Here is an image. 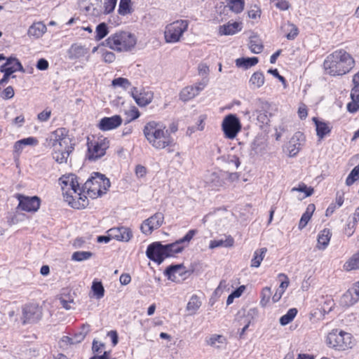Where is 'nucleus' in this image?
Listing matches in <instances>:
<instances>
[{
	"label": "nucleus",
	"instance_id": "7ed1b4c3",
	"mask_svg": "<svg viewBox=\"0 0 359 359\" xmlns=\"http://www.w3.org/2000/svg\"><path fill=\"white\" fill-rule=\"evenodd\" d=\"M143 134L149 143L156 149H163L174 144V140L165 126L154 121L146 123Z\"/></svg>",
	"mask_w": 359,
	"mask_h": 359
},
{
	"label": "nucleus",
	"instance_id": "2f4dec72",
	"mask_svg": "<svg viewBox=\"0 0 359 359\" xmlns=\"http://www.w3.org/2000/svg\"><path fill=\"white\" fill-rule=\"evenodd\" d=\"M315 210V205L313 204H309L307 206V208L305 211V212L302 215L299 223V229H304L306 224H308L309 221L310 220L313 212Z\"/></svg>",
	"mask_w": 359,
	"mask_h": 359
},
{
	"label": "nucleus",
	"instance_id": "4be33fe9",
	"mask_svg": "<svg viewBox=\"0 0 359 359\" xmlns=\"http://www.w3.org/2000/svg\"><path fill=\"white\" fill-rule=\"evenodd\" d=\"M332 236V233L330 229H324L320 231L318 236V243L317 248L319 250H324L328 245L330 238Z\"/></svg>",
	"mask_w": 359,
	"mask_h": 359
},
{
	"label": "nucleus",
	"instance_id": "4468645a",
	"mask_svg": "<svg viewBox=\"0 0 359 359\" xmlns=\"http://www.w3.org/2000/svg\"><path fill=\"white\" fill-rule=\"evenodd\" d=\"M131 95L135 100V102L140 107H145L151 102L154 98V93L151 90L142 89L140 91L137 88H133L131 90Z\"/></svg>",
	"mask_w": 359,
	"mask_h": 359
},
{
	"label": "nucleus",
	"instance_id": "052dcab7",
	"mask_svg": "<svg viewBox=\"0 0 359 359\" xmlns=\"http://www.w3.org/2000/svg\"><path fill=\"white\" fill-rule=\"evenodd\" d=\"M14 95V90L11 86L7 87L1 93V97L5 99H10Z\"/></svg>",
	"mask_w": 359,
	"mask_h": 359
},
{
	"label": "nucleus",
	"instance_id": "0e129e2a",
	"mask_svg": "<svg viewBox=\"0 0 359 359\" xmlns=\"http://www.w3.org/2000/svg\"><path fill=\"white\" fill-rule=\"evenodd\" d=\"M50 114V110L45 109L38 114V119L42 122L46 121L49 119Z\"/></svg>",
	"mask_w": 359,
	"mask_h": 359
},
{
	"label": "nucleus",
	"instance_id": "338daca9",
	"mask_svg": "<svg viewBox=\"0 0 359 359\" xmlns=\"http://www.w3.org/2000/svg\"><path fill=\"white\" fill-rule=\"evenodd\" d=\"M208 80L207 79H203L201 81L196 83L195 86H193V87L197 90V94L198 95L201 90L204 89V88L207 86Z\"/></svg>",
	"mask_w": 359,
	"mask_h": 359
},
{
	"label": "nucleus",
	"instance_id": "9d476101",
	"mask_svg": "<svg viewBox=\"0 0 359 359\" xmlns=\"http://www.w3.org/2000/svg\"><path fill=\"white\" fill-rule=\"evenodd\" d=\"M47 147L50 148L66 147L74 145L72 139L68 135V130L65 128H59L51 132L46 139Z\"/></svg>",
	"mask_w": 359,
	"mask_h": 359
},
{
	"label": "nucleus",
	"instance_id": "4c0bfd02",
	"mask_svg": "<svg viewBox=\"0 0 359 359\" xmlns=\"http://www.w3.org/2000/svg\"><path fill=\"white\" fill-rule=\"evenodd\" d=\"M344 267L346 271L359 269V251L344 264Z\"/></svg>",
	"mask_w": 359,
	"mask_h": 359
},
{
	"label": "nucleus",
	"instance_id": "393cba45",
	"mask_svg": "<svg viewBox=\"0 0 359 359\" xmlns=\"http://www.w3.org/2000/svg\"><path fill=\"white\" fill-rule=\"evenodd\" d=\"M87 53V50L82 46L73 44L68 50L69 57L71 60L80 58Z\"/></svg>",
	"mask_w": 359,
	"mask_h": 359
},
{
	"label": "nucleus",
	"instance_id": "cd10ccee",
	"mask_svg": "<svg viewBox=\"0 0 359 359\" xmlns=\"http://www.w3.org/2000/svg\"><path fill=\"white\" fill-rule=\"evenodd\" d=\"M267 252L266 248H262L255 251L251 260V266L257 268L260 266Z\"/></svg>",
	"mask_w": 359,
	"mask_h": 359
},
{
	"label": "nucleus",
	"instance_id": "6e6552de",
	"mask_svg": "<svg viewBox=\"0 0 359 359\" xmlns=\"http://www.w3.org/2000/svg\"><path fill=\"white\" fill-rule=\"evenodd\" d=\"M87 147L86 158L90 161H95L105 155L106 150L109 147V141L105 137L93 140L88 138Z\"/></svg>",
	"mask_w": 359,
	"mask_h": 359
},
{
	"label": "nucleus",
	"instance_id": "dca6fc26",
	"mask_svg": "<svg viewBox=\"0 0 359 359\" xmlns=\"http://www.w3.org/2000/svg\"><path fill=\"white\" fill-rule=\"evenodd\" d=\"M122 123V118L119 115H114L111 117L102 118L99 123V128L101 130L107 131L118 128Z\"/></svg>",
	"mask_w": 359,
	"mask_h": 359
},
{
	"label": "nucleus",
	"instance_id": "ddd939ff",
	"mask_svg": "<svg viewBox=\"0 0 359 359\" xmlns=\"http://www.w3.org/2000/svg\"><path fill=\"white\" fill-rule=\"evenodd\" d=\"M42 316V310L36 302H32L24 308V323L37 322Z\"/></svg>",
	"mask_w": 359,
	"mask_h": 359
},
{
	"label": "nucleus",
	"instance_id": "1a4fd4ad",
	"mask_svg": "<svg viewBox=\"0 0 359 359\" xmlns=\"http://www.w3.org/2000/svg\"><path fill=\"white\" fill-rule=\"evenodd\" d=\"M189 22L185 20H179L168 25L164 32L165 40L167 43L178 42L183 34L187 30Z\"/></svg>",
	"mask_w": 359,
	"mask_h": 359
},
{
	"label": "nucleus",
	"instance_id": "423d86ee",
	"mask_svg": "<svg viewBox=\"0 0 359 359\" xmlns=\"http://www.w3.org/2000/svg\"><path fill=\"white\" fill-rule=\"evenodd\" d=\"M327 345L335 350L345 351L351 348L353 345L351 334L339 329L330 332L326 338Z\"/></svg>",
	"mask_w": 359,
	"mask_h": 359
},
{
	"label": "nucleus",
	"instance_id": "a878e982",
	"mask_svg": "<svg viewBox=\"0 0 359 359\" xmlns=\"http://www.w3.org/2000/svg\"><path fill=\"white\" fill-rule=\"evenodd\" d=\"M259 60L257 57H240L236 60V65L238 67L247 69L257 64Z\"/></svg>",
	"mask_w": 359,
	"mask_h": 359
},
{
	"label": "nucleus",
	"instance_id": "f3484780",
	"mask_svg": "<svg viewBox=\"0 0 359 359\" xmlns=\"http://www.w3.org/2000/svg\"><path fill=\"white\" fill-rule=\"evenodd\" d=\"M359 300V281L349 289L341 297V302L346 306H351Z\"/></svg>",
	"mask_w": 359,
	"mask_h": 359
},
{
	"label": "nucleus",
	"instance_id": "3c124183",
	"mask_svg": "<svg viewBox=\"0 0 359 359\" xmlns=\"http://www.w3.org/2000/svg\"><path fill=\"white\" fill-rule=\"evenodd\" d=\"M22 148V140H18L15 142L14 145V157L16 163V166L20 168V150Z\"/></svg>",
	"mask_w": 359,
	"mask_h": 359
},
{
	"label": "nucleus",
	"instance_id": "9b49d317",
	"mask_svg": "<svg viewBox=\"0 0 359 359\" xmlns=\"http://www.w3.org/2000/svg\"><path fill=\"white\" fill-rule=\"evenodd\" d=\"M224 136L228 139H234L241 130L240 120L235 114H229L224 117L222 123Z\"/></svg>",
	"mask_w": 359,
	"mask_h": 359
},
{
	"label": "nucleus",
	"instance_id": "473e14b6",
	"mask_svg": "<svg viewBox=\"0 0 359 359\" xmlns=\"http://www.w3.org/2000/svg\"><path fill=\"white\" fill-rule=\"evenodd\" d=\"M201 306V302L199 300L198 297L196 295H193L187 303V310L189 312L190 315H194Z\"/></svg>",
	"mask_w": 359,
	"mask_h": 359
},
{
	"label": "nucleus",
	"instance_id": "de8ad7c7",
	"mask_svg": "<svg viewBox=\"0 0 359 359\" xmlns=\"http://www.w3.org/2000/svg\"><path fill=\"white\" fill-rule=\"evenodd\" d=\"M358 179H359V164L353 168L346 180L347 186L352 185Z\"/></svg>",
	"mask_w": 359,
	"mask_h": 359
},
{
	"label": "nucleus",
	"instance_id": "20e7f679",
	"mask_svg": "<svg viewBox=\"0 0 359 359\" xmlns=\"http://www.w3.org/2000/svg\"><path fill=\"white\" fill-rule=\"evenodd\" d=\"M111 186L109 180L100 172H94L82 187V191L86 192L92 198H96L106 194Z\"/></svg>",
	"mask_w": 359,
	"mask_h": 359
},
{
	"label": "nucleus",
	"instance_id": "49530a36",
	"mask_svg": "<svg viewBox=\"0 0 359 359\" xmlns=\"http://www.w3.org/2000/svg\"><path fill=\"white\" fill-rule=\"evenodd\" d=\"M249 48L253 53L258 54L262 51L263 45L258 39L251 38L250 41Z\"/></svg>",
	"mask_w": 359,
	"mask_h": 359
},
{
	"label": "nucleus",
	"instance_id": "e433bc0d",
	"mask_svg": "<svg viewBox=\"0 0 359 359\" xmlns=\"http://www.w3.org/2000/svg\"><path fill=\"white\" fill-rule=\"evenodd\" d=\"M16 198L18 200L19 203L17 207L16 214L9 218L8 222L10 224H15L20 221V211L22 210V194H17L15 195Z\"/></svg>",
	"mask_w": 359,
	"mask_h": 359
},
{
	"label": "nucleus",
	"instance_id": "774afa93",
	"mask_svg": "<svg viewBox=\"0 0 359 359\" xmlns=\"http://www.w3.org/2000/svg\"><path fill=\"white\" fill-rule=\"evenodd\" d=\"M103 60L106 62L111 63L115 60V55L112 52H105L102 55Z\"/></svg>",
	"mask_w": 359,
	"mask_h": 359
},
{
	"label": "nucleus",
	"instance_id": "09e8293b",
	"mask_svg": "<svg viewBox=\"0 0 359 359\" xmlns=\"http://www.w3.org/2000/svg\"><path fill=\"white\" fill-rule=\"evenodd\" d=\"M111 85L114 87H121L123 89H128L131 83L128 79L118 77L112 81Z\"/></svg>",
	"mask_w": 359,
	"mask_h": 359
},
{
	"label": "nucleus",
	"instance_id": "6ab92c4d",
	"mask_svg": "<svg viewBox=\"0 0 359 359\" xmlns=\"http://www.w3.org/2000/svg\"><path fill=\"white\" fill-rule=\"evenodd\" d=\"M41 199L36 196H24V211L36 212L40 208Z\"/></svg>",
	"mask_w": 359,
	"mask_h": 359
},
{
	"label": "nucleus",
	"instance_id": "0eeeda50",
	"mask_svg": "<svg viewBox=\"0 0 359 359\" xmlns=\"http://www.w3.org/2000/svg\"><path fill=\"white\" fill-rule=\"evenodd\" d=\"M62 191L63 197L71 207H78L77 204L72 203V197H77L76 192L80 191L79 182L77 177L74 174L62 175L59 179Z\"/></svg>",
	"mask_w": 359,
	"mask_h": 359
},
{
	"label": "nucleus",
	"instance_id": "c03bdc74",
	"mask_svg": "<svg viewBox=\"0 0 359 359\" xmlns=\"http://www.w3.org/2000/svg\"><path fill=\"white\" fill-rule=\"evenodd\" d=\"M108 27L104 22L100 23L95 29V39L99 41L104 38L108 34Z\"/></svg>",
	"mask_w": 359,
	"mask_h": 359
},
{
	"label": "nucleus",
	"instance_id": "a211bd4d",
	"mask_svg": "<svg viewBox=\"0 0 359 359\" xmlns=\"http://www.w3.org/2000/svg\"><path fill=\"white\" fill-rule=\"evenodd\" d=\"M74 150V145L67 146L66 147L53 148V158L58 163H66L68 156Z\"/></svg>",
	"mask_w": 359,
	"mask_h": 359
},
{
	"label": "nucleus",
	"instance_id": "39448f33",
	"mask_svg": "<svg viewBox=\"0 0 359 359\" xmlns=\"http://www.w3.org/2000/svg\"><path fill=\"white\" fill-rule=\"evenodd\" d=\"M136 44L135 36L128 32H117L109 36L104 41V45L118 52L128 51Z\"/></svg>",
	"mask_w": 359,
	"mask_h": 359
},
{
	"label": "nucleus",
	"instance_id": "c85d7f7f",
	"mask_svg": "<svg viewBox=\"0 0 359 359\" xmlns=\"http://www.w3.org/2000/svg\"><path fill=\"white\" fill-rule=\"evenodd\" d=\"M196 95H198L197 90H196L193 86H189L181 90L180 93V98L183 102H187L195 97Z\"/></svg>",
	"mask_w": 359,
	"mask_h": 359
},
{
	"label": "nucleus",
	"instance_id": "f8f14e48",
	"mask_svg": "<svg viewBox=\"0 0 359 359\" xmlns=\"http://www.w3.org/2000/svg\"><path fill=\"white\" fill-rule=\"evenodd\" d=\"M164 215L158 212L148 219H145L141 225V231L146 235H149L155 229H158L163 223Z\"/></svg>",
	"mask_w": 359,
	"mask_h": 359
},
{
	"label": "nucleus",
	"instance_id": "603ef678",
	"mask_svg": "<svg viewBox=\"0 0 359 359\" xmlns=\"http://www.w3.org/2000/svg\"><path fill=\"white\" fill-rule=\"evenodd\" d=\"M262 299L260 301V304L262 306H265L267 303L269 302L271 292L270 287H264L261 293Z\"/></svg>",
	"mask_w": 359,
	"mask_h": 359
},
{
	"label": "nucleus",
	"instance_id": "a19ab883",
	"mask_svg": "<svg viewBox=\"0 0 359 359\" xmlns=\"http://www.w3.org/2000/svg\"><path fill=\"white\" fill-rule=\"evenodd\" d=\"M92 291L97 299H100L104 295V288L102 282L94 280L91 287Z\"/></svg>",
	"mask_w": 359,
	"mask_h": 359
},
{
	"label": "nucleus",
	"instance_id": "bb28decb",
	"mask_svg": "<svg viewBox=\"0 0 359 359\" xmlns=\"http://www.w3.org/2000/svg\"><path fill=\"white\" fill-rule=\"evenodd\" d=\"M316 127V133L319 138L323 139L331 131L330 126L325 122L320 121L317 118H313Z\"/></svg>",
	"mask_w": 359,
	"mask_h": 359
},
{
	"label": "nucleus",
	"instance_id": "5701e85b",
	"mask_svg": "<svg viewBox=\"0 0 359 359\" xmlns=\"http://www.w3.org/2000/svg\"><path fill=\"white\" fill-rule=\"evenodd\" d=\"M241 29V24L235 22L219 26V33L220 35H233Z\"/></svg>",
	"mask_w": 359,
	"mask_h": 359
},
{
	"label": "nucleus",
	"instance_id": "6e6d98bb",
	"mask_svg": "<svg viewBox=\"0 0 359 359\" xmlns=\"http://www.w3.org/2000/svg\"><path fill=\"white\" fill-rule=\"evenodd\" d=\"M294 191L305 193V196L306 197L311 196L313 192V189L312 188L307 187L306 185H305L304 184L299 185V187H297V188H296V187L292 188V191Z\"/></svg>",
	"mask_w": 359,
	"mask_h": 359
},
{
	"label": "nucleus",
	"instance_id": "c9c22d12",
	"mask_svg": "<svg viewBox=\"0 0 359 359\" xmlns=\"http://www.w3.org/2000/svg\"><path fill=\"white\" fill-rule=\"evenodd\" d=\"M90 330V326L88 325H83L81 330L78 333H76L72 338L70 339L71 344H76L81 342L87 335Z\"/></svg>",
	"mask_w": 359,
	"mask_h": 359
},
{
	"label": "nucleus",
	"instance_id": "2eb2a0df",
	"mask_svg": "<svg viewBox=\"0 0 359 359\" xmlns=\"http://www.w3.org/2000/svg\"><path fill=\"white\" fill-rule=\"evenodd\" d=\"M107 233L114 239L122 242H128L133 238L131 229L123 226L111 228L107 231Z\"/></svg>",
	"mask_w": 359,
	"mask_h": 359
},
{
	"label": "nucleus",
	"instance_id": "f03ea898",
	"mask_svg": "<svg viewBox=\"0 0 359 359\" xmlns=\"http://www.w3.org/2000/svg\"><path fill=\"white\" fill-rule=\"evenodd\" d=\"M355 66V60L345 50L339 49L328 55L323 62L326 74L342 76L348 73Z\"/></svg>",
	"mask_w": 359,
	"mask_h": 359
},
{
	"label": "nucleus",
	"instance_id": "69168bd1",
	"mask_svg": "<svg viewBox=\"0 0 359 359\" xmlns=\"http://www.w3.org/2000/svg\"><path fill=\"white\" fill-rule=\"evenodd\" d=\"M48 66V62L43 58L39 59L36 63V68L39 70H46Z\"/></svg>",
	"mask_w": 359,
	"mask_h": 359
},
{
	"label": "nucleus",
	"instance_id": "c756f323",
	"mask_svg": "<svg viewBox=\"0 0 359 359\" xmlns=\"http://www.w3.org/2000/svg\"><path fill=\"white\" fill-rule=\"evenodd\" d=\"M234 241L233 238L230 236H227L226 239H220V240H213L210 241L209 248L210 249H214L219 247H231L233 246Z\"/></svg>",
	"mask_w": 359,
	"mask_h": 359
},
{
	"label": "nucleus",
	"instance_id": "4d7b16f0",
	"mask_svg": "<svg viewBox=\"0 0 359 359\" xmlns=\"http://www.w3.org/2000/svg\"><path fill=\"white\" fill-rule=\"evenodd\" d=\"M278 277L279 278H283V280L280 279L281 280V283H280V285L279 286V288L278 290L282 291V292H285V290L288 287L289 285V280H288V278L286 275H285L284 273H280L278 275Z\"/></svg>",
	"mask_w": 359,
	"mask_h": 359
},
{
	"label": "nucleus",
	"instance_id": "8fccbe9b",
	"mask_svg": "<svg viewBox=\"0 0 359 359\" xmlns=\"http://www.w3.org/2000/svg\"><path fill=\"white\" fill-rule=\"evenodd\" d=\"M130 0H120L118 12L121 15H126L130 12Z\"/></svg>",
	"mask_w": 359,
	"mask_h": 359
},
{
	"label": "nucleus",
	"instance_id": "a18cd8bd",
	"mask_svg": "<svg viewBox=\"0 0 359 359\" xmlns=\"http://www.w3.org/2000/svg\"><path fill=\"white\" fill-rule=\"evenodd\" d=\"M183 268L182 264L170 265L165 269V274L168 276V279L174 280V278H175V274Z\"/></svg>",
	"mask_w": 359,
	"mask_h": 359
},
{
	"label": "nucleus",
	"instance_id": "72a5a7b5",
	"mask_svg": "<svg viewBox=\"0 0 359 359\" xmlns=\"http://www.w3.org/2000/svg\"><path fill=\"white\" fill-rule=\"evenodd\" d=\"M82 193H84L82 191V187H80V191L76 192L77 197H72V203L79 205L78 207H73L74 208L80 209L84 208L88 204V199L85 195H83Z\"/></svg>",
	"mask_w": 359,
	"mask_h": 359
},
{
	"label": "nucleus",
	"instance_id": "79ce46f5",
	"mask_svg": "<svg viewBox=\"0 0 359 359\" xmlns=\"http://www.w3.org/2000/svg\"><path fill=\"white\" fill-rule=\"evenodd\" d=\"M244 5V0H229L228 3L230 10L236 13H241L243 11Z\"/></svg>",
	"mask_w": 359,
	"mask_h": 359
},
{
	"label": "nucleus",
	"instance_id": "b1692460",
	"mask_svg": "<svg viewBox=\"0 0 359 359\" xmlns=\"http://www.w3.org/2000/svg\"><path fill=\"white\" fill-rule=\"evenodd\" d=\"M302 137L303 134L300 132H297L290 141L288 150L290 156H295L299 151L301 144L297 142V141H299Z\"/></svg>",
	"mask_w": 359,
	"mask_h": 359
},
{
	"label": "nucleus",
	"instance_id": "13d9d810",
	"mask_svg": "<svg viewBox=\"0 0 359 359\" xmlns=\"http://www.w3.org/2000/svg\"><path fill=\"white\" fill-rule=\"evenodd\" d=\"M353 87L351 90V97L353 100L359 101V83H353Z\"/></svg>",
	"mask_w": 359,
	"mask_h": 359
},
{
	"label": "nucleus",
	"instance_id": "412c9836",
	"mask_svg": "<svg viewBox=\"0 0 359 359\" xmlns=\"http://www.w3.org/2000/svg\"><path fill=\"white\" fill-rule=\"evenodd\" d=\"M47 28L46 26L41 22H35L32 25H31L27 31V34L29 37H33L34 39H39L43 36V34L46 32Z\"/></svg>",
	"mask_w": 359,
	"mask_h": 359
},
{
	"label": "nucleus",
	"instance_id": "864d4df0",
	"mask_svg": "<svg viewBox=\"0 0 359 359\" xmlns=\"http://www.w3.org/2000/svg\"><path fill=\"white\" fill-rule=\"evenodd\" d=\"M224 340L225 339L222 335L213 334L207 340V342L210 346L219 347V346H217V343L223 344Z\"/></svg>",
	"mask_w": 359,
	"mask_h": 359
},
{
	"label": "nucleus",
	"instance_id": "ea45409f",
	"mask_svg": "<svg viewBox=\"0 0 359 359\" xmlns=\"http://www.w3.org/2000/svg\"><path fill=\"white\" fill-rule=\"evenodd\" d=\"M297 309L295 308L290 309L287 312L280 318L281 325H286L293 320L297 314Z\"/></svg>",
	"mask_w": 359,
	"mask_h": 359
},
{
	"label": "nucleus",
	"instance_id": "37998d69",
	"mask_svg": "<svg viewBox=\"0 0 359 359\" xmlns=\"http://www.w3.org/2000/svg\"><path fill=\"white\" fill-rule=\"evenodd\" d=\"M93 253L88 251H76L72 255V259L76 262H82L90 259Z\"/></svg>",
	"mask_w": 359,
	"mask_h": 359
},
{
	"label": "nucleus",
	"instance_id": "58836bf2",
	"mask_svg": "<svg viewBox=\"0 0 359 359\" xmlns=\"http://www.w3.org/2000/svg\"><path fill=\"white\" fill-rule=\"evenodd\" d=\"M250 83L255 88H260L264 83V76L261 72H255L250 79Z\"/></svg>",
	"mask_w": 359,
	"mask_h": 359
},
{
	"label": "nucleus",
	"instance_id": "aec40b11",
	"mask_svg": "<svg viewBox=\"0 0 359 359\" xmlns=\"http://www.w3.org/2000/svg\"><path fill=\"white\" fill-rule=\"evenodd\" d=\"M280 31L288 40H294L299 34L297 27L289 21L284 22L281 25Z\"/></svg>",
	"mask_w": 359,
	"mask_h": 359
},
{
	"label": "nucleus",
	"instance_id": "f704fd0d",
	"mask_svg": "<svg viewBox=\"0 0 359 359\" xmlns=\"http://www.w3.org/2000/svg\"><path fill=\"white\" fill-rule=\"evenodd\" d=\"M270 105L267 102H262V109L257 111V120L263 124H267L269 119L266 113V110Z\"/></svg>",
	"mask_w": 359,
	"mask_h": 359
},
{
	"label": "nucleus",
	"instance_id": "5fc2aeb1",
	"mask_svg": "<svg viewBox=\"0 0 359 359\" xmlns=\"http://www.w3.org/2000/svg\"><path fill=\"white\" fill-rule=\"evenodd\" d=\"M117 0H105L104 3V13L108 14L112 12L116 5Z\"/></svg>",
	"mask_w": 359,
	"mask_h": 359
},
{
	"label": "nucleus",
	"instance_id": "bf43d9fd",
	"mask_svg": "<svg viewBox=\"0 0 359 359\" xmlns=\"http://www.w3.org/2000/svg\"><path fill=\"white\" fill-rule=\"evenodd\" d=\"M359 101L353 100L347 104V110L351 113L356 112L359 109Z\"/></svg>",
	"mask_w": 359,
	"mask_h": 359
},
{
	"label": "nucleus",
	"instance_id": "680f3d73",
	"mask_svg": "<svg viewBox=\"0 0 359 359\" xmlns=\"http://www.w3.org/2000/svg\"><path fill=\"white\" fill-rule=\"evenodd\" d=\"M39 144V140L34 137L24 138V146L36 147Z\"/></svg>",
	"mask_w": 359,
	"mask_h": 359
},
{
	"label": "nucleus",
	"instance_id": "f257e3e1",
	"mask_svg": "<svg viewBox=\"0 0 359 359\" xmlns=\"http://www.w3.org/2000/svg\"><path fill=\"white\" fill-rule=\"evenodd\" d=\"M196 233L197 230L191 229L183 238L166 245H163L161 242H154L147 247V257L150 260L161 264L165 258L174 257L176 254L182 252L189 245V242Z\"/></svg>",
	"mask_w": 359,
	"mask_h": 359
},
{
	"label": "nucleus",
	"instance_id": "e2e57ef3",
	"mask_svg": "<svg viewBox=\"0 0 359 359\" xmlns=\"http://www.w3.org/2000/svg\"><path fill=\"white\" fill-rule=\"evenodd\" d=\"M60 302L62 307L66 310H70L72 309L71 304L74 303L73 299L69 298V299H65L63 297H62L60 298Z\"/></svg>",
	"mask_w": 359,
	"mask_h": 359
},
{
	"label": "nucleus",
	"instance_id": "7c9ffc66",
	"mask_svg": "<svg viewBox=\"0 0 359 359\" xmlns=\"http://www.w3.org/2000/svg\"><path fill=\"white\" fill-rule=\"evenodd\" d=\"M206 183L212 189H217L223 185V182L216 172H212L206 178Z\"/></svg>",
	"mask_w": 359,
	"mask_h": 359
}]
</instances>
